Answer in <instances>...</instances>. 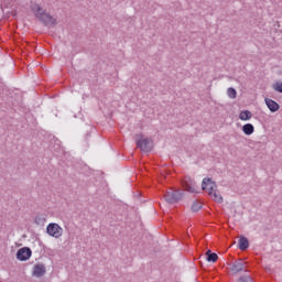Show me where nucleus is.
I'll return each instance as SVG.
<instances>
[{
  "label": "nucleus",
  "instance_id": "4",
  "mask_svg": "<svg viewBox=\"0 0 282 282\" xmlns=\"http://www.w3.org/2000/svg\"><path fill=\"white\" fill-rule=\"evenodd\" d=\"M234 274H239V272H248V262L243 259H238L231 263L230 268Z\"/></svg>",
  "mask_w": 282,
  "mask_h": 282
},
{
  "label": "nucleus",
  "instance_id": "13",
  "mask_svg": "<svg viewBox=\"0 0 282 282\" xmlns=\"http://www.w3.org/2000/svg\"><path fill=\"white\" fill-rule=\"evenodd\" d=\"M242 131L245 135H252V133H254V126H252V123H247L242 126Z\"/></svg>",
  "mask_w": 282,
  "mask_h": 282
},
{
  "label": "nucleus",
  "instance_id": "19",
  "mask_svg": "<svg viewBox=\"0 0 282 282\" xmlns=\"http://www.w3.org/2000/svg\"><path fill=\"white\" fill-rule=\"evenodd\" d=\"M34 223L36 224V226H42V224H45V218L36 216Z\"/></svg>",
  "mask_w": 282,
  "mask_h": 282
},
{
  "label": "nucleus",
  "instance_id": "7",
  "mask_svg": "<svg viewBox=\"0 0 282 282\" xmlns=\"http://www.w3.org/2000/svg\"><path fill=\"white\" fill-rule=\"evenodd\" d=\"M151 140L148 138L145 139H137V148L140 149V151H143L144 153H149L152 149Z\"/></svg>",
  "mask_w": 282,
  "mask_h": 282
},
{
  "label": "nucleus",
  "instance_id": "17",
  "mask_svg": "<svg viewBox=\"0 0 282 282\" xmlns=\"http://www.w3.org/2000/svg\"><path fill=\"white\" fill-rule=\"evenodd\" d=\"M274 91H278V94H282V82H278L273 85Z\"/></svg>",
  "mask_w": 282,
  "mask_h": 282
},
{
  "label": "nucleus",
  "instance_id": "11",
  "mask_svg": "<svg viewBox=\"0 0 282 282\" xmlns=\"http://www.w3.org/2000/svg\"><path fill=\"white\" fill-rule=\"evenodd\" d=\"M247 248H250V241H248V238L241 236L239 239V249L245 251Z\"/></svg>",
  "mask_w": 282,
  "mask_h": 282
},
{
  "label": "nucleus",
  "instance_id": "9",
  "mask_svg": "<svg viewBox=\"0 0 282 282\" xmlns=\"http://www.w3.org/2000/svg\"><path fill=\"white\" fill-rule=\"evenodd\" d=\"M264 101H265V105H267L268 109L272 113H275V111H279V109H281V106L276 101H274L270 98H265Z\"/></svg>",
  "mask_w": 282,
  "mask_h": 282
},
{
  "label": "nucleus",
  "instance_id": "6",
  "mask_svg": "<svg viewBox=\"0 0 282 282\" xmlns=\"http://www.w3.org/2000/svg\"><path fill=\"white\" fill-rule=\"evenodd\" d=\"M202 188L208 195H213V192L217 188V183L213 181V178H204L202 183Z\"/></svg>",
  "mask_w": 282,
  "mask_h": 282
},
{
  "label": "nucleus",
  "instance_id": "20",
  "mask_svg": "<svg viewBox=\"0 0 282 282\" xmlns=\"http://www.w3.org/2000/svg\"><path fill=\"white\" fill-rule=\"evenodd\" d=\"M137 138H142V134H138Z\"/></svg>",
  "mask_w": 282,
  "mask_h": 282
},
{
  "label": "nucleus",
  "instance_id": "10",
  "mask_svg": "<svg viewBox=\"0 0 282 282\" xmlns=\"http://www.w3.org/2000/svg\"><path fill=\"white\" fill-rule=\"evenodd\" d=\"M45 272H47L46 269H45V264L37 263V264L34 265V269H33V275L34 276H39V278L44 276Z\"/></svg>",
  "mask_w": 282,
  "mask_h": 282
},
{
  "label": "nucleus",
  "instance_id": "16",
  "mask_svg": "<svg viewBox=\"0 0 282 282\" xmlns=\"http://www.w3.org/2000/svg\"><path fill=\"white\" fill-rule=\"evenodd\" d=\"M192 210L193 213H199V210H202V203L199 202H194L192 205Z\"/></svg>",
  "mask_w": 282,
  "mask_h": 282
},
{
  "label": "nucleus",
  "instance_id": "3",
  "mask_svg": "<svg viewBox=\"0 0 282 282\" xmlns=\"http://www.w3.org/2000/svg\"><path fill=\"white\" fill-rule=\"evenodd\" d=\"M46 232L50 235V237H54L55 239L63 237V228L56 223L48 224L46 227Z\"/></svg>",
  "mask_w": 282,
  "mask_h": 282
},
{
  "label": "nucleus",
  "instance_id": "14",
  "mask_svg": "<svg viewBox=\"0 0 282 282\" xmlns=\"http://www.w3.org/2000/svg\"><path fill=\"white\" fill-rule=\"evenodd\" d=\"M209 196H212L214 202H216L217 204H221L224 202V197H221V194H219V191H217V187L215 188L213 194Z\"/></svg>",
  "mask_w": 282,
  "mask_h": 282
},
{
  "label": "nucleus",
  "instance_id": "12",
  "mask_svg": "<svg viewBox=\"0 0 282 282\" xmlns=\"http://www.w3.org/2000/svg\"><path fill=\"white\" fill-rule=\"evenodd\" d=\"M206 257H207V261L212 262V263H217V260L219 259V256H217V253L207 250L206 251Z\"/></svg>",
  "mask_w": 282,
  "mask_h": 282
},
{
  "label": "nucleus",
  "instance_id": "1",
  "mask_svg": "<svg viewBox=\"0 0 282 282\" xmlns=\"http://www.w3.org/2000/svg\"><path fill=\"white\" fill-rule=\"evenodd\" d=\"M31 10L34 17H36L41 21V23H43V25H45L46 28H54V25H56V19L50 15V13L42 9V7L39 6L37 3L33 4L31 7Z\"/></svg>",
  "mask_w": 282,
  "mask_h": 282
},
{
  "label": "nucleus",
  "instance_id": "2",
  "mask_svg": "<svg viewBox=\"0 0 282 282\" xmlns=\"http://www.w3.org/2000/svg\"><path fill=\"white\" fill-rule=\"evenodd\" d=\"M163 198L167 204H177V202H182V199L184 198V191L169 188L163 195Z\"/></svg>",
  "mask_w": 282,
  "mask_h": 282
},
{
  "label": "nucleus",
  "instance_id": "8",
  "mask_svg": "<svg viewBox=\"0 0 282 282\" xmlns=\"http://www.w3.org/2000/svg\"><path fill=\"white\" fill-rule=\"evenodd\" d=\"M30 257H32V249L29 247H23L17 252V259H19V261H28Z\"/></svg>",
  "mask_w": 282,
  "mask_h": 282
},
{
  "label": "nucleus",
  "instance_id": "5",
  "mask_svg": "<svg viewBox=\"0 0 282 282\" xmlns=\"http://www.w3.org/2000/svg\"><path fill=\"white\" fill-rule=\"evenodd\" d=\"M182 186L184 191H187V193H197V183H195V180L189 176H185L182 180Z\"/></svg>",
  "mask_w": 282,
  "mask_h": 282
},
{
  "label": "nucleus",
  "instance_id": "15",
  "mask_svg": "<svg viewBox=\"0 0 282 282\" xmlns=\"http://www.w3.org/2000/svg\"><path fill=\"white\" fill-rule=\"evenodd\" d=\"M239 118L240 120H250V118H252V112L249 110H243L240 112Z\"/></svg>",
  "mask_w": 282,
  "mask_h": 282
},
{
  "label": "nucleus",
  "instance_id": "18",
  "mask_svg": "<svg viewBox=\"0 0 282 282\" xmlns=\"http://www.w3.org/2000/svg\"><path fill=\"white\" fill-rule=\"evenodd\" d=\"M227 94L229 98H237V90L235 88H228Z\"/></svg>",
  "mask_w": 282,
  "mask_h": 282
}]
</instances>
